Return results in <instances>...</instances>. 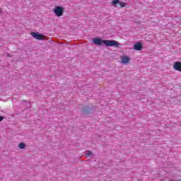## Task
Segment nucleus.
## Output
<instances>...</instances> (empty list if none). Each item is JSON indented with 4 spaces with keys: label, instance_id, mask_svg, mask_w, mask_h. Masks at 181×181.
<instances>
[{
    "label": "nucleus",
    "instance_id": "f257e3e1",
    "mask_svg": "<svg viewBox=\"0 0 181 181\" xmlns=\"http://www.w3.org/2000/svg\"><path fill=\"white\" fill-rule=\"evenodd\" d=\"M94 45L96 46H101L102 45H106L107 46L111 47L114 46L115 47H119V43L116 40H101L100 38H93L92 40Z\"/></svg>",
    "mask_w": 181,
    "mask_h": 181
},
{
    "label": "nucleus",
    "instance_id": "f03ea898",
    "mask_svg": "<svg viewBox=\"0 0 181 181\" xmlns=\"http://www.w3.org/2000/svg\"><path fill=\"white\" fill-rule=\"evenodd\" d=\"M54 13H55L56 16L59 18V16H63V12H64V8L62 6H55L53 10Z\"/></svg>",
    "mask_w": 181,
    "mask_h": 181
},
{
    "label": "nucleus",
    "instance_id": "7ed1b4c3",
    "mask_svg": "<svg viewBox=\"0 0 181 181\" xmlns=\"http://www.w3.org/2000/svg\"><path fill=\"white\" fill-rule=\"evenodd\" d=\"M31 36L34 37V39H37V40H43V39H45V35L39 33L32 32Z\"/></svg>",
    "mask_w": 181,
    "mask_h": 181
},
{
    "label": "nucleus",
    "instance_id": "20e7f679",
    "mask_svg": "<svg viewBox=\"0 0 181 181\" xmlns=\"http://www.w3.org/2000/svg\"><path fill=\"white\" fill-rule=\"evenodd\" d=\"M131 62V58L127 55L121 57V63L122 64H128Z\"/></svg>",
    "mask_w": 181,
    "mask_h": 181
},
{
    "label": "nucleus",
    "instance_id": "39448f33",
    "mask_svg": "<svg viewBox=\"0 0 181 181\" xmlns=\"http://www.w3.org/2000/svg\"><path fill=\"white\" fill-rule=\"evenodd\" d=\"M173 69L177 71H181V62H175L173 64Z\"/></svg>",
    "mask_w": 181,
    "mask_h": 181
},
{
    "label": "nucleus",
    "instance_id": "423d86ee",
    "mask_svg": "<svg viewBox=\"0 0 181 181\" xmlns=\"http://www.w3.org/2000/svg\"><path fill=\"white\" fill-rule=\"evenodd\" d=\"M133 49L134 50H138V51L142 50V43L141 42L135 43L133 45Z\"/></svg>",
    "mask_w": 181,
    "mask_h": 181
},
{
    "label": "nucleus",
    "instance_id": "0eeeda50",
    "mask_svg": "<svg viewBox=\"0 0 181 181\" xmlns=\"http://www.w3.org/2000/svg\"><path fill=\"white\" fill-rule=\"evenodd\" d=\"M18 148H20V149H25V148H26V144H25V143H20L18 144Z\"/></svg>",
    "mask_w": 181,
    "mask_h": 181
},
{
    "label": "nucleus",
    "instance_id": "6e6552de",
    "mask_svg": "<svg viewBox=\"0 0 181 181\" xmlns=\"http://www.w3.org/2000/svg\"><path fill=\"white\" fill-rule=\"evenodd\" d=\"M88 156H93V152L87 151L86 153V158H88Z\"/></svg>",
    "mask_w": 181,
    "mask_h": 181
},
{
    "label": "nucleus",
    "instance_id": "1a4fd4ad",
    "mask_svg": "<svg viewBox=\"0 0 181 181\" xmlns=\"http://www.w3.org/2000/svg\"><path fill=\"white\" fill-rule=\"evenodd\" d=\"M118 4H119V0H113L112 1V5H113V6L118 5Z\"/></svg>",
    "mask_w": 181,
    "mask_h": 181
},
{
    "label": "nucleus",
    "instance_id": "9d476101",
    "mask_svg": "<svg viewBox=\"0 0 181 181\" xmlns=\"http://www.w3.org/2000/svg\"><path fill=\"white\" fill-rule=\"evenodd\" d=\"M83 112H84L85 114H90V110L88 108H87V107H85L83 108Z\"/></svg>",
    "mask_w": 181,
    "mask_h": 181
},
{
    "label": "nucleus",
    "instance_id": "9b49d317",
    "mask_svg": "<svg viewBox=\"0 0 181 181\" xmlns=\"http://www.w3.org/2000/svg\"><path fill=\"white\" fill-rule=\"evenodd\" d=\"M119 5L121 8H125V6H127V4L125 2H119Z\"/></svg>",
    "mask_w": 181,
    "mask_h": 181
},
{
    "label": "nucleus",
    "instance_id": "f8f14e48",
    "mask_svg": "<svg viewBox=\"0 0 181 181\" xmlns=\"http://www.w3.org/2000/svg\"><path fill=\"white\" fill-rule=\"evenodd\" d=\"M4 121V116H0V122Z\"/></svg>",
    "mask_w": 181,
    "mask_h": 181
},
{
    "label": "nucleus",
    "instance_id": "ddd939ff",
    "mask_svg": "<svg viewBox=\"0 0 181 181\" xmlns=\"http://www.w3.org/2000/svg\"><path fill=\"white\" fill-rule=\"evenodd\" d=\"M2 11L0 10V13H1Z\"/></svg>",
    "mask_w": 181,
    "mask_h": 181
}]
</instances>
